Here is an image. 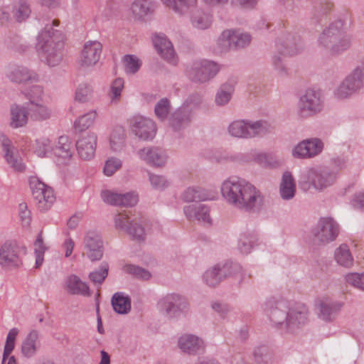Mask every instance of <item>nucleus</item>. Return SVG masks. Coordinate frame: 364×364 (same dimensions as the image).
I'll use <instances>...</instances> for the list:
<instances>
[{"label":"nucleus","instance_id":"28","mask_svg":"<svg viewBox=\"0 0 364 364\" xmlns=\"http://www.w3.org/2000/svg\"><path fill=\"white\" fill-rule=\"evenodd\" d=\"M3 151L4 158L8 164L16 171H23L25 169V165L22 162L18 150L11 145V141L5 138L2 141Z\"/></svg>","mask_w":364,"mask_h":364},{"label":"nucleus","instance_id":"3","mask_svg":"<svg viewBox=\"0 0 364 364\" xmlns=\"http://www.w3.org/2000/svg\"><path fill=\"white\" fill-rule=\"evenodd\" d=\"M37 48L42 61L48 66H56L63 58V37L58 31L47 25L38 36Z\"/></svg>","mask_w":364,"mask_h":364},{"label":"nucleus","instance_id":"29","mask_svg":"<svg viewBox=\"0 0 364 364\" xmlns=\"http://www.w3.org/2000/svg\"><path fill=\"white\" fill-rule=\"evenodd\" d=\"M184 213L190 220H196L199 222L210 224V209L204 204H191L184 207Z\"/></svg>","mask_w":364,"mask_h":364},{"label":"nucleus","instance_id":"15","mask_svg":"<svg viewBox=\"0 0 364 364\" xmlns=\"http://www.w3.org/2000/svg\"><path fill=\"white\" fill-rule=\"evenodd\" d=\"M114 223L117 229L125 231L133 239L138 241H144L145 240L144 228L136 220H131L126 213L117 214L114 218Z\"/></svg>","mask_w":364,"mask_h":364},{"label":"nucleus","instance_id":"62","mask_svg":"<svg viewBox=\"0 0 364 364\" xmlns=\"http://www.w3.org/2000/svg\"><path fill=\"white\" fill-rule=\"evenodd\" d=\"M149 179L154 189L163 190L169 186V181L164 176L149 173Z\"/></svg>","mask_w":364,"mask_h":364},{"label":"nucleus","instance_id":"49","mask_svg":"<svg viewBox=\"0 0 364 364\" xmlns=\"http://www.w3.org/2000/svg\"><path fill=\"white\" fill-rule=\"evenodd\" d=\"M124 144V131L122 127L115 128L110 136V146L114 151L122 149Z\"/></svg>","mask_w":364,"mask_h":364},{"label":"nucleus","instance_id":"53","mask_svg":"<svg viewBox=\"0 0 364 364\" xmlns=\"http://www.w3.org/2000/svg\"><path fill=\"white\" fill-rule=\"evenodd\" d=\"M97 117L95 110H92L81 116L75 122V128L78 131H83L89 128L94 122Z\"/></svg>","mask_w":364,"mask_h":364},{"label":"nucleus","instance_id":"22","mask_svg":"<svg viewBox=\"0 0 364 364\" xmlns=\"http://www.w3.org/2000/svg\"><path fill=\"white\" fill-rule=\"evenodd\" d=\"M154 46L161 57L168 63L176 65V55L172 43L164 34H156L153 38Z\"/></svg>","mask_w":364,"mask_h":364},{"label":"nucleus","instance_id":"36","mask_svg":"<svg viewBox=\"0 0 364 364\" xmlns=\"http://www.w3.org/2000/svg\"><path fill=\"white\" fill-rule=\"evenodd\" d=\"M112 306L115 312L127 314L131 310V299L122 292L115 293L111 300Z\"/></svg>","mask_w":364,"mask_h":364},{"label":"nucleus","instance_id":"50","mask_svg":"<svg viewBox=\"0 0 364 364\" xmlns=\"http://www.w3.org/2000/svg\"><path fill=\"white\" fill-rule=\"evenodd\" d=\"M221 274H223L224 278H226L228 277H234L237 279L238 276H240V282L244 279L242 274V268L238 263H225V264L221 266Z\"/></svg>","mask_w":364,"mask_h":364},{"label":"nucleus","instance_id":"5","mask_svg":"<svg viewBox=\"0 0 364 364\" xmlns=\"http://www.w3.org/2000/svg\"><path fill=\"white\" fill-rule=\"evenodd\" d=\"M318 43L331 54H339L350 45V37L343 31V22L338 20L324 29L318 37Z\"/></svg>","mask_w":364,"mask_h":364},{"label":"nucleus","instance_id":"27","mask_svg":"<svg viewBox=\"0 0 364 364\" xmlns=\"http://www.w3.org/2000/svg\"><path fill=\"white\" fill-rule=\"evenodd\" d=\"M53 152L56 157L58 164H68L73 156L72 145L69 138L67 136H60L58 144L53 149Z\"/></svg>","mask_w":364,"mask_h":364},{"label":"nucleus","instance_id":"16","mask_svg":"<svg viewBox=\"0 0 364 364\" xmlns=\"http://www.w3.org/2000/svg\"><path fill=\"white\" fill-rule=\"evenodd\" d=\"M276 46L279 54L291 56L302 50L303 43L299 36L285 33L277 39Z\"/></svg>","mask_w":364,"mask_h":364},{"label":"nucleus","instance_id":"8","mask_svg":"<svg viewBox=\"0 0 364 364\" xmlns=\"http://www.w3.org/2000/svg\"><path fill=\"white\" fill-rule=\"evenodd\" d=\"M220 70V66L217 63L201 59L193 62L188 75L195 82L205 83L215 77Z\"/></svg>","mask_w":364,"mask_h":364},{"label":"nucleus","instance_id":"42","mask_svg":"<svg viewBox=\"0 0 364 364\" xmlns=\"http://www.w3.org/2000/svg\"><path fill=\"white\" fill-rule=\"evenodd\" d=\"M333 9V4L328 0H321L313 11V18L318 23L326 20L327 16Z\"/></svg>","mask_w":364,"mask_h":364},{"label":"nucleus","instance_id":"64","mask_svg":"<svg viewBox=\"0 0 364 364\" xmlns=\"http://www.w3.org/2000/svg\"><path fill=\"white\" fill-rule=\"evenodd\" d=\"M272 63L274 69L277 71L280 76L287 75V68L284 63V58L278 54H274L272 58Z\"/></svg>","mask_w":364,"mask_h":364},{"label":"nucleus","instance_id":"47","mask_svg":"<svg viewBox=\"0 0 364 364\" xmlns=\"http://www.w3.org/2000/svg\"><path fill=\"white\" fill-rule=\"evenodd\" d=\"M204 105V99L202 95L198 92L190 95L185 102L182 107L185 108L187 111L190 112L193 116V112L196 109L201 108Z\"/></svg>","mask_w":364,"mask_h":364},{"label":"nucleus","instance_id":"56","mask_svg":"<svg viewBox=\"0 0 364 364\" xmlns=\"http://www.w3.org/2000/svg\"><path fill=\"white\" fill-rule=\"evenodd\" d=\"M18 333V330L16 328H13L9 331L7 335L3 353V364H5L6 358L10 355L14 348L15 340Z\"/></svg>","mask_w":364,"mask_h":364},{"label":"nucleus","instance_id":"6","mask_svg":"<svg viewBox=\"0 0 364 364\" xmlns=\"http://www.w3.org/2000/svg\"><path fill=\"white\" fill-rule=\"evenodd\" d=\"M298 114L302 118L312 117L323 110V97L318 90L307 89L298 102Z\"/></svg>","mask_w":364,"mask_h":364},{"label":"nucleus","instance_id":"12","mask_svg":"<svg viewBox=\"0 0 364 364\" xmlns=\"http://www.w3.org/2000/svg\"><path fill=\"white\" fill-rule=\"evenodd\" d=\"M364 85V68H356L335 90L334 96L339 100L348 97L363 87Z\"/></svg>","mask_w":364,"mask_h":364},{"label":"nucleus","instance_id":"63","mask_svg":"<svg viewBox=\"0 0 364 364\" xmlns=\"http://www.w3.org/2000/svg\"><path fill=\"white\" fill-rule=\"evenodd\" d=\"M121 167V160L117 158L112 157L107 160L103 171L106 176H111Z\"/></svg>","mask_w":364,"mask_h":364},{"label":"nucleus","instance_id":"58","mask_svg":"<svg viewBox=\"0 0 364 364\" xmlns=\"http://www.w3.org/2000/svg\"><path fill=\"white\" fill-rule=\"evenodd\" d=\"M51 141L48 138H40L36 141L35 152L40 157L46 156L48 153L53 151Z\"/></svg>","mask_w":364,"mask_h":364},{"label":"nucleus","instance_id":"60","mask_svg":"<svg viewBox=\"0 0 364 364\" xmlns=\"http://www.w3.org/2000/svg\"><path fill=\"white\" fill-rule=\"evenodd\" d=\"M345 280L348 284L364 290V274L357 272L348 273L345 275Z\"/></svg>","mask_w":364,"mask_h":364},{"label":"nucleus","instance_id":"46","mask_svg":"<svg viewBox=\"0 0 364 364\" xmlns=\"http://www.w3.org/2000/svg\"><path fill=\"white\" fill-rule=\"evenodd\" d=\"M30 4L24 0H20L13 9V15L17 22L26 21L31 15Z\"/></svg>","mask_w":364,"mask_h":364},{"label":"nucleus","instance_id":"23","mask_svg":"<svg viewBox=\"0 0 364 364\" xmlns=\"http://www.w3.org/2000/svg\"><path fill=\"white\" fill-rule=\"evenodd\" d=\"M101 196L105 202L113 205L132 207L138 202V196L134 193L120 194L109 191H104Z\"/></svg>","mask_w":364,"mask_h":364},{"label":"nucleus","instance_id":"11","mask_svg":"<svg viewBox=\"0 0 364 364\" xmlns=\"http://www.w3.org/2000/svg\"><path fill=\"white\" fill-rule=\"evenodd\" d=\"M29 186L36 205L41 211L47 210L55 200L53 191L36 176H31Z\"/></svg>","mask_w":364,"mask_h":364},{"label":"nucleus","instance_id":"21","mask_svg":"<svg viewBox=\"0 0 364 364\" xmlns=\"http://www.w3.org/2000/svg\"><path fill=\"white\" fill-rule=\"evenodd\" d=\"M343 306V303L341 301L321 300L317 304L318 318L326 322H332L336 319Z\"/></svg>","mask_w":364,"mask_h":364},{"label":"nucleus","instance_id":"52","mask_svg":"<svg viewBox=\"0 0 364 364\" xmlns=\"http://www.w3.org/2000/svg\"><path fill=\"white\" fill-rule=\"evenodd\" d=\"M257 238L255 234L245 233L240 238L238 248L242 253L247 255L250 252Z\"/></svg>","mask_w":364,"mask_h":364},{"label":"nucleus","instance_id":"10","mask_svg":"<svg viewBox=\"0 0 364 364\" xmlns=\"http://www.w3.org/2000/svg\"><path fill=\"white\" fill-rule=\"evenodd\" d=\"M339 225L331 217L321 218L312 230L314 240L319 244L326 245L337 238Z\"/></svg>","mask_w":364,"mask_h":364},{"label":"nucleus","instance_id":"44","mask_svg":"<svg viewBox=\"0 0 364 364\" xmlns=\"http://www.w3.org/2000/svg\"><path fill=\"white\" fill-rule=\"evenodd\" d=\"M131 9L134 18L141 20L151 12V3L149 0H136Z\"/></svg>","mask_w":364,"mask_h":364},{"label":"nucleus","instance_id":"43","mask_svg":"<svg viewBox=\"0 0 364 364\" xmlns=\"http://www.w3.org/2000/svg\"><path fill=\"white\" fill-rule=\"evenodd\" d=\"M166 6L171 8L176 13L183 14L197 4V0H161Z\"/></svg>","mask_w":364,"mask_h":364},{"label":"nucleus","instance_id":"35","mask_svg":"<svg viewBox=\"0 0 364 364\" xmlns=\"http://www.w3.org/2000/svg\"><path fill=\"white\" fill-rule=\"evenodd\" d=\"M38 347V333L32 330L22 343L21 353L25 357L31 358L36 355Z\"/></svg>","mask_w":364,"mask_h":364},{"label":"nucleus","instance_id":"48","mask_svg":"<svg viewBox=\"0 0 364 364\" xmlns=\"http://www.w3.org/2000/svg\"><path fill=\"white\" fill-rule=\"evenodd\" d=\"M123 270L136 279L147 281L151 277V274L149 270L137 265L125 264L123 267Z\"/></svg>","mask_w":364,"mask_h":364},{"label":"nucleus","instance_id":"34","mask_svg":"<svg viewBox=\"0 0 364 364\" xmlns=\"http://www.w3.org/2000/svg\"><path fill=\"white\" fill-rule=\"evenodd\" d=\"M279 193L282 198L284 200H290L295 195V181L289 171H285L282 175L279 186Z\"/></svg>","mask_w":364,"mask_h":364},{"label":"nucleus","instance_id":"9","mask_svg":"<svg viewBox=\"0 0 364 364\" xmlns=\"http://www.w3.org/2000/svg\"><path fill=\"white\" fill-rule=\"evenodd\" d=\"M306 178L309 185L321 191L334 184L337 179V173L327 166H316L306 171Z\"/></svg>","mask_w":364,"mask_h":364},{"label":"nucleus","instance_id":"1","mask_svg":"<svg viewBox=\"0 0 364 364\" xmlns=\"http://www.w3.org/2000/svg\"><path fill=\"white\" fill-rule=\"evenodd\" d=\"M264 311L274 327L291 334L298 333L309 322V310L300 302L271 299Z\"/></svg>","mask_w":364,"mask_h":364},{"label":"nucleus","instance_id":"25","mask_svg":"<svg viewBox=\"0 0 364 364\" xmlns=\"http://www.w3.org/2000/svg\"><path fill=\"white\" fill-rule=\"evenodd\" d=\"M139 157L154 166H164L167 159L166 151L159 147H146L137 151Z\"/></svg>","mask_w":364,"mask_h":364},{"label":"nucleus","instance_id":"37","mask_svg":"<svg viewBox=\"0 0 364 364\" xmlns=\"http://www.w3.org/2000/svg\"><path fill=\"white\" fill-rule=\"evenodd\" d=\"M11 126L18 128L24 126L28 120L27 103L26 106L14 105L11 108Z\"/></svg>","mask_w":364,"mask_h":364},{"label":"nucleus","instance_id":"4","mask_svg":"<svg viewBox=\"0 0 364 364\" xmlns=\"http://www.w3.org/2000/svg\"><path fill=\"white\" fill-rule=\"evenodd\" d=\"M274 129V126L264 119H237L228 125V133L234 138L251 139L264 137Z\"/></svg>","mask_w":364,"mask_h":364},{"label":"nucleus","instance_id":"2","mask_svg":"<svg viewBox=\"0 0 364 364\" xmlns=\"http://www.w3.org/2000/svg\"><path fill=\"white\" fill-rule=\"evenodd\" d=\"M225 201L235 209L247 213H257L262 208L264 198L261 192L245 179L231 176L220 186Z\"/></svg>","mask_w":364,"mask_h":364},{"label":"nucleus","instance_id":"39","mask_svg":"<svg viewBox=\"0 0 364 364\" xmlns=\"http://www.w3.org/2000/svg\"><path fill=\"white\" fill-rule=\"evenodd\" d=\"M191 21L194 27L199 29H206L212 23V15L201 9H197L192 14Z\"/></svg>","mask_w":364,"mask_h":364},{"label":"nucleus","instance_id":"32","mask_svg":"<svg viewBox=\"0 0 364 364\" xmlns=\"http://www.w3.org/2000/svg\"><path fill=\"white\" fill-rule=\"evenodd\" d=\"M65 287L68 291L73 295L90 296L88 285L82 282L75 274L69 275L65 280Z\"/></svg>","mask_w":364,"mask_h":364},{"label":"nucleus","instance_id":"20","mask_svg":"<svg viewBox=\"0 0 364 364\" xmlns=\"http://www.w3.org/2000/svg\"><path fill=\"white\" fill-rule=\"evenodd\" d=\"M97 137L95 133L82 134L76 141V149L82 159L90 160L95 154Z\"/></svg>","mask_w":364,"mask_h":364},{"label":"nucleus","instance_id":"38","mask_svg":"<svg viewBox=\"0 0 364 364\" xmlns=\"http://www.w3.org/2000/svg\"><path fill=\"white\" fill-rule=\"evenodd\" d=\"M334 259L340 266L346 268H350L353 264V257L346 244L341 245L335 250Z\"/></svg>","mask_w":364,"mask_h":364},{"label":"nucleus","instance_id":"30","mask_svg":"<svg viewBox=\"0 0 364 364\" xmlns=\"http://www.w3.org/2000/svg\"><path fill=\"white\" fill-rule=\"evenodd\" d=\"M193 117L189 111L181 107L171 114L168 126L175 132L182 130L190 124Z\"/></svg>","mask_w":364,"mask_h":364},{"label":"nucleus","instance_id":"40","mask_svg":"<svg viewBox=\"0 0 364 364\" xmlns=\"http://www.w3.org/2000/svg\"><path fill=\"white\" fill-rule=\"evenodd\" d=\"M221 273V266L220 264H216L205 272L203 276V282L208 286L214 287L225 279L223 274Z\"/></svg>","mask_w":364,"mask_h":364},{"label":"nucleus","instance_id":"18","mask_svg":"<svg viewBox=\"0 0 364 364\" xmlns=\"http://www.w3.org/2000/svg\"><path fill=\"white\" fill-rule=\"evenodd\" d=\"M133 133L143 140L153 139L156 133L154 122L148 118L136 116L130 120Z\"/></svg>","mask_w":364,"mask_h":364},{"label":"nucleus","instance_id":"41","mask_svg":"<svg viewBox=\"0 0 364 364\" xmlns=\"http://www.w3.org/2000/svg\"><path fill=\"white\" fill-rule=\"evenodd\" d=\"M234 84L227 82L223 84L215 95V103L218 106H224L230 100L234 92Z\"/></svg>","mask_w":364,"mask_h":364},{"label":"nucleus","instance_id":"59","mask_svg":"<svg viewBox=\"0 0 364 364\" xmlns=\"http://www.w3.org/2000/svg\"><path fill=\"white\" fill-rule=\"evenodd\" d=\"M124 65L126 73L130 74L136 73L141 67V62L134 55H126L124 57Z\"/></svg>","mask_w":364,"mask_h":364},{"label":"nucleus","instance_id":"57","mask_svg":"<svg viewBox=\"0 0 364 364\" xmlns=\"http://www.w3.org/2000/svg\"><path fill=\"white\" fill-rule=\"evenodd\" d=\"M123 88L124 80L122 78H117L112 82L109 92L111 102L117 103L119 101Z\"/></svg>","mask_w":364,"mask_h":364},{"label":"nucleus","instance_id":"7","mask_svg":"<svg viewBox=\"0 0 364 364\" xmlns=\"http://www.w3.org/2000/svg\"><path fill=\"white\" fill-rule=\"evenodd\" d=\"M157 307L164 316L175 318L188 311V302L183 296L172 293L162 297L158 301Z\"/></svg>","mask_w":364,"mask_h":364},{"label":"nucleus","instance_id":"14","mask_svg":"<svg viewBox=\"0 0 364 364\" xmlns=\"http://www.w3.org/2000/svg\"><path fill=\"white\" fill-rule=\"evenodd\" d=\"M251 40L252 37L249 33L234 29L223 31L218 38L219 43L223 46L234 50L247 47Z\"/></svg>","mask_w":364,"mask_h":364},{"label":"nucleus","instance_id":"33","mask_svg":"<svg viewBox=\"0 0 364 364\" xmlns=\"http://www.w3.org/2000/svg\"><path fill=\"white\" fill-rule=\"evenodd\" d=\"M9 80L14 82L22 83L27 81H36L38 75L34 72L23 66L12 68L8 74Z\"/></svg>","mask_w":364,"mask_h":364},{"label":"nucleus","instance_id":"17","mask_svg":"<svg viewBox=\"0 0 364 364\" xmlns=\"http://www.w3.org/2000/svg\"><path fill=\"white\" fill-rule=\"evenodd\" d=\"M323 143L320 139L303 140L292 150V155L299 159H310L318 155L323 150Z\"/></svg>","mask_w":364,"mask_h":364},{"label":"nucleus","instance_id":"24","mask_svg":"<svg viewBox=\"0 0 364 364\" xmlns=\"http://www.w3.org/2000/svg\"><path fill=\"white\" fill-rule=\"evenodd\" d=\"M102 48V44L98 41L86 43L81 52L80 64L84 67L95 65L100 59Z\"/></svg>","mask_w":364,"mask_h":364},{"label":"nucleus","instance_id":"55","mask_svg":"<svg viewBox=\"0 0 364 364\" xmlns=\"http://www.w3.org/2000/svg\"><path fill=\"white\" fill-rule=\"evenodd\" d=\"M46 247L43 244L42 232H39L34 242V252L36 255V267L38 268L43 262V255Z\"/></svg>","mask_w":364,"mask_h":364},{"label":"nucleus","instance_id":"51","mask_svg":"<svg viewBox=\"0 0 364 364\" xmlns=\"http://www.w3.org/2000/svg\"><path fill=\"white\" fill-rule=\"evenodd\" d=\"M171 107L170 101L166 97L161 99L154 107L156 117L162 122L165 121L171 111Z\"/></svg>","mask_w":364,"mask_h":364},{"label":"nucleus","instance_id":"26","mask_svg":"<svg viewBox=\"0 0 364 364\" xmlns=\"http://www.w3.org/2000/svg\"><path fill=\"white\" fill-rule=\"evenodd\" d=\"M178 347L184 353L195 355L203 352L205 345L203 341L199 337L186 334L178 339Z\"/></svg>","mask_w":364,"mask_h":364},{"label":"nucleus","instance_id":"61","mask_svg":"<svg viewBox=\"0 0 364 364\" xmlns=\"http://www.w3.org/2000/svg\"><path fill=\"white\" fill-rule=\"evenodd\" d=\"M92 89L87 83L80 84L75 92V100L80 102H87L92 94Z\"/></svg>","mask_w":364,"mask_h":364},{"label":"nucleus","instance_id":"19","mask_svg":"<svg viewBox=\"0 0 364 364\" xmlns=\"http://www.w3.org/2000/svg\"><path fill=\"white\" fill-rule=\"evenodd\" d=\"M21 264L17 245L6 242L0 248V265L4 268L18 267Z\"/></svg>","mask_w":364,"mask_h":364},{"label":"nucleus","instance_id":"13","mask_svg":"<svg viewBox=\"0 0 364 364\" xmlns=\"http://www.w3.org/2000/svg\"><path fill=\"white\" fill-rule=\"evenodd\" d=\"M84 254L92 262L100 260L104 254V243L100 233L87 231L83 239Z\"/></svg>","mask_w":364,"mask_h":364},{"label":"nucleus","instance_id":"45","mask_svg":"<svg viewBox=\"0 0 364 364\" xmlns=\"http://www.w3.org/2000/svg\"><path fill=\"white\" fill-rule=\"evenodd\" d=\"M181 198L186 202L206 200L208 199V194L202 188L190 187L183 193Z\"/></svg>","mask_w":364,"mask_h":364},{"label":"nucleus","instance_id":"31","mask_svg":"<svg viewBox=\"0 0 364 364\" xmlns=\"http://www.w3.org/2000/svg\"><path fill=\"white\" fill-rule=\"evenodd\" d=\"M28 114L31 119L42 122L49 119L52 115V111L47 106L31 100L27 103Z\"/></svg>","mask_w":364,"mask_h":364},{"label":"nucleus","instance_id":"54","mask_svg":"<svg viewBox=\"0 0 364 364\" xmlns=\"http://www.w3.org/2000/svg\"><path fill=\"white\" fill-rule=\"evenodd\" d=\"M109 265L104 262L101 264L99 269L92 272L89 274L90 279L95 284H102L108 275Z\"/></svg>","mask_w":364,"mask_h":364}]
</instances>
